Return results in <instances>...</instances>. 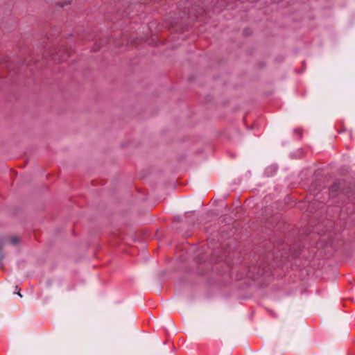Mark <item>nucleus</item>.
Listing matches in <instances>:
<instances>
[{
	"mask_svg": "<svg viewBox=\"0 0 355 355\" xmlns=\"http://www.w3.org/2000/svg\"><path fill=\"white\" fill-rule=\"evenodd\" d=\"M21 243V237L19 235L10 234L0 241V250H3L7 245L18 247Z\"/></svg>",
	"mask_w": 355,
	"mask_h": 355,
	"instance_id": "nucleus-1",
	"label": "nucleus"
},
{
	"mask_svg": "<svg viewBox=\"0 0 355 355\" xmlns=\"http://www.w3.org/2000/svg\"><path fill=\"white\" fill-rule=\"evenodd\" d=\"M12 293L13 294L18 295L19 297H22V295L21 294V288L18 285H15L14 286V290Z\"/></svg>",
	"mask_w": 355,
	"mask_h": 355,
	"instance_id": "nucleus-2",
	"label": "nucleus"
},
{
	"mask_svg": "<svg viewBox=\"0 0 355 355\" xmlns=\"http://www.w3.org/2000/svg\"><path fill=\"white\" fill-rule=\"evenodd\" d=\"M3 259V250H0V261Z\"/></svg>",
	"mask_w": 355,
	"mask_h": 355,
	"instance_id": "nucleus-3",
	"label": "nucleus"
}]
</instances>
